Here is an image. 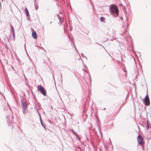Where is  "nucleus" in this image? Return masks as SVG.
<instances>
[{"label":"nucleus","instance_id":"1","mask_svg":"<svg viewBox=\"0 0 151 151\" xmlns=\"http://www.w3.org/2000/svg\"><path fill=\"white\" fill-rule=\"evenodd\" d=\"M110 13L112 14H114V16L115 17H117L118 16V9L117 7L114 5H113L112 6H110V10H109Z\"/></svg>","mask_w":151,"mask_h":151},{"label":"nucleus","instance_id":"2","mask_svg":"<svg viewBox=\"0 0 151 151\" xmlns=\"http://www.w3.org/2000/svg\"><path fill=\"white\" fill-rule=\"evenodd\" d=\"M21 105L23 109L22 111L24 114H25L27 110V104L25 101L21 99Z\"/></svg>","mask_w":151,"mask_h":151},{"label":"nucleus","instance_id":"3","mask_svg":"<svg viewBox=\"0 0 151 151\" xmlns=\"http://www.w3.org/2000/svg\"><path fill=\"white\" fill-rule=\"evenodd\" d=\"M137 140L138 143L140 145H143L144 143V140L142 137L141 135H139L138 136Z\"/></svg>","mask_w":151,"mask_h":151},{"label":"nucleus","instance_id":"4","mask_svg":"<svg viewBox=\"0 0 151 151\" xmlns=\"http://www.w3.org/2000/svg\"><path fill=\"white\" fill-rule=\"evenodd\" d=\"M6 118L7 119V122L8 123V124L9 125H10L11 126H12V128H13V126L12 125V124L11 123V121L13 119V117H11L10 118L9 116L8 115L6 116Z\"/></svg>","mask_w":151,"mask_h":151},{"label":"nucleus","instance_id":"5","mask_svg":"<svg viewBox=\"0 0 151 151\" xmlns=\"http://www.w3.org/2000/svg\"><path fill=\"white\" fill-rule=\"evenodd\" d=\"M143 102L144 103V104L146 106L149 105L150 104V100L149 98L145 99Z\"/></svg>","mask_w":151,"mask_h":151},{"label":"nucleus","instance_id":"6","mask_svg":"<svg viewBox=\"0 0 151 151\" xmlns=\"http://www.w3.org/2000/svg\"><path fill=\"white\" fill-rule=\"evenodd\" d=\"M33 30V32L32 33V36L34 39H36L37 38V35L36 32H35Z\"/></svg>","mask_w":151,"mask_h":151},{"label":"nucleus","instance_id":"7","mask_svg":"<svg viewBox=\"0 0 151 151\" xmlns=\"http://www.w3.org/2000/svg\"><path fill=\"white\" fill-rule=\"evenodd\" d=\"M25 11L27 16V19L28 20H29L30 19V16L28 11L26 8H25Z\"/></svg>","mask_w":151,"mask_h":151},{"label":"nucleus","instance_id":"8","mask_svg":"<svg viewBox=\"0 0 151 151\" xmlns=\"http://www.w3.org/2000/svg\"><path fill=\"white\" fill-rule=\"evenodd\" d=\"M40 91L42 94L44 96H45L46 95V91L44 88Z\"/></svg>","mask_w":151,"mask_h":151},{"label":"nucleus","instance_id":"9","mask_svg":"<svg viewBox=\"0 0 151 151\" xmlns=\"http://www.w3.org/2000/svg\"><path fill=\"white\" fill-rule=\"evenodd\" d=\"M44 88L41 85H39L37 86V90L39 91H41Z\"/></svg>","mask_w":151,"mask_h":151},{"label":"nucleus","instance_id":"10","mask_svg":"<svg viewBox=\"0 0 151 151\" xmlns=\"http://www.w3.org/2000/svg\"><path fill=\"white\" fill-rule=\"evenodd\" d=\"M10 26L11 31L12 32V33H14V31L13 27L12 26V25L10 23Z\"/></svg>","mask_w":151,"mask_h":151},{"label":"nucleus","instance_id":"11","mask_svg":"<svg viewBox=\"0 0 151 151\" xmlns=\"http://www.w3.org/2000/svg\"><path fill=\"white\" fill-rule=\"evenodd\" d=\"M34 5L35 9L37 10L38 9V6L36 3V1H34Z\"/></svg>","mask_w":151,"mask_h":151},{"label":"nucleus","instance_id":"12","mask_svg":"<svg viewBox=\"0 0 151 151\" xmlns=\"http://www.w3.org/2000/svg\"><path fill=\"white\" fill-rule=\"evenodd\" d=\"M70 130L77 137H78L79 136V135L77 134V133L75 132L73 129H71Z\"/></svg>","mask_w":151,"mask_h":151},{"label":"nucleus","instance_id":"13","mask_svg":"<svg viewBox=\"0 0 151 151\" xmlns=\"http://www.w3.org/2000/svg\"><path fill=\"white\" fill-rule=\"evenodd\" d=\"M105 18L104 17H101L100 18V21L103 22H105Z\"/></svg>","mask_w":151,"mask_h":151},{"label":"nucleus","instance_id":"14","mask_svg":"<svg viewBox=\"0 0 151 151\" xmlns=\"http://www.w3.org/2000/svg\"><path fill=\"white\" fill-rule=\"evenodd\" d=\"M149 121L148 120L147 121V126L146 127V128L147 130H148L149 128Z\"/></svg>","mask_w":151,"mask_h":151},{"label":"nucleus","instance_id":"15","mask_svg":"<svg viewBox=\"0 0 151 151\" xmlns=\"http://www.w3.org/2000/svg\"><path fill=\"white\" fill-rule=\"evenodd\" d=\"M37 112H38V113L39 116V118H40V122H42V120L41 115H40V113L38 111H37Z\"/></svg>","mask_w":151,"mask_h":151},{"label":"nucleus","instance_id":"16","mask_svg":"<svg viewBox=\"0 0 151 151\" xmlns=\"http://www.w3.org/2000/svg\"><path fill=\"white\" fill-rule=\"evenodd\" d=\"M73 44L75 50H76V52H78V50L77 49V48L76 47V45H75V44H74V43H73Z\"/></svg>","mask_w":151,"mask_h":151},{"label":"nucleus","instance_id":"17","mask_svg":"<svg viewBox=\"0 0 151 151\" xmlns=\"http://www.w3.org/2000/svg\"><path fill=\"white\" fill-rule=\"evenodd\" d=\"M12 34V36H13V40H15V33H13Z\"/></svg>","mask_w":151,"mask_h":151},{"label":"nucleus","instance_id":"18","mask_svg":"<svg viewBox=\"0 0 151 151\" xmlns=\"http://www.w3.org/2000/svg\"><path fill=\"white\" fill-rule=\"evenodd\" d=\"M58 19H59L60 21V24L61 25L62 24V22L60 21V16L59 15H58Z\"/></svg>","mask_w":151,"mask_h":151},{"label":"nucleus","instance_id":"19","mask_svg":"<svg viewBox=\"0 0 151 151\" xmlns=\"http://www.w3.org/2000/svg\"><path fill=\"white\" fill-rule=\"evenodd\" d=\"M149 98V97L148 96V91H147V95H146V96L145 97V99H147V98Z\"/></svg>","mask_w":151,"mask_h":151},{"label":"nucleus","instance_id":"20","mask_svg":"<svg viewBox=\"0 0 151 151\" xmlns=\"http://www.w3.org/2000/svg\"><path fill=\"white\" fill-rule=\"evenodd\" d=\"M81 55H82V57H85L86 58V59H87V58L86 57V56H85L83 54V53H81Z\"/></svg>","mask_w":151,"mask_h":151},{"label":"nucleus","instance_id":"21","mask_svg":"<svg viewBox=\"0 0 151 151\" xmlns=\"http://www.w3.org/2000/svg\"><path fill=\"white\" fill-rule=\"evenodd\" d=\"M41 124L43 127H44L45 125L44 124V123L42 121V122H40Z\"/></svg>","mask_w":151,"mask_h":151},{"label":"nucleus","instance_id":"22","mask_svg":"<svg viewBox=\"0 0 151 151\" xmlns=\"http://www.w3.org/2000/svg\"><path fill=\"white\" fill-rule=\"evenodd\" d=\"M125 21L126 22H127V23H128V19H127V17H126V20H125Z\"/></svg>","mask_w":151,"mask_h":151},{"label":"nucleus","instance_id":"23","mask_svg":"<svg viewBox=\"0 0 151 151\" xmlns=\"http://www.w3.org/2000/svg\"><path fill=\"white\" fill-rule=\"evenodd\" d=\"M89 0L90 1V4H91L92 5V4H93V2L91 1V0Z\"/></svg>","mask_w":151,"mask_h":151},{"label":"nucleus","instance_id":"24","mask_svg":"<svg viewBox=\"0 0 151 151\" xmlns=\"http://www.w3.org/2000/svg\"><path fill=\"white\" fill-rule=\"evenodd\" d=\"M89 0L90 1V4H91L92 5V4H93V2L91 1V0Z\"/></svg>","mask_w":151,"mask_h":151},{"label":"nucleus","instance_id":"25","mask_svg":"<svg viewBox=\"0 0 151 151\" xmlns=\"http://www.w3.org/2000/svg\"><path fill=\"white\" fill-rule=\"evenodd\" d=\"M78 138V139L79 140H80L81 139V137H80L79 136H79L78 137H77Z\"/></svg>","mask_w":151,"mask_h":151},{"label":"nucleus","instance_id":"26","mask_svg":"<svg viewBox=\"0 0 151 151\" xmlns=\"http://www.w3.org/2000/svg\"><path fill=\"white\" fill-rule=\"evenodd\" d=\"M91 5H92V7L93 9H94V6L93 4H92Z\"/></svg>","mask_w":151,"mask_h":151},{"label":"nucleus","instance_id":"27","mask_svg":"<svg viewBox=\"0 0 151 151\" xmlns=\"http://www.w3.org/2000/svg\"><path fill=\"white\" fill-rule=\"evenodd\" d=\"M48 121L50 122V123L51 124H52V122H51V120H48Z\"/></svg>","mask_w":151,"mask_h":151},{"label":"nucleus","instance_id":"28","mask_svg":"<svg viewBox=\"0 0 151 151\" xmlns=\"http://www.w3.org/2000/svg\"><path fill=\"white\" fill-rule=\"evenodd\" d=\"M0 94H1V95H3V94L1 92V91H0Z\"/></svg>","mask_w":151,"mask_h":151},{"label":"nucleus","instance_id":"29","mask_svg":"<svg viewBox=\"0 0 151 151\" xmlns=\"http://www.w3.org/2000/svg\"><path fill=\"white\" fill-rule=\"evenodd\" d=\"M100 134H101V136H102V134H101V131H100Z\"/></svg>","mask_w":151,"mask_h":151},{"label":"nucleus","instance_id":"30","mask_svg":"<svg viewBox=\"0 0 151 151\" xmlns=\"http://www.w3.org/2000/svg\"><path fill=\"white\" fill-rule=\"evenodd\" d=\"M61 79H62V74H61Z\"/></svg>","mask_w":151,"mask_h":151},{"label":"nucleus","instance_id":"31","mask_svg":"<svg viewBox=\"0 0 151 151\" xmlns=\"http://www.w3.org/2000/svg\"><path fill=\"white\" fill-rule=\"evenodd\" d=\"M43 127L45 129V130H46V128H45V126H44V127Z\"/></svg>","mask_w":151,"mask_h":151},{"label":"nucleus","instance_id":"32","mask_svg":"<svg viewBox=\"0 0 151 151\" xmlns=\"http://www.w3.org/2000/svg\"><path fill=\"white\" fill-rule=\"evenodd\" d=\"M113 39H114V37H113V39H111V41H112Z\"/></svg>","mask_w":151,"mask_h":151},{"label":"nucleus","instance_id":"33","mask_svg":"<svg viewBox=\"0 0 151 151\" xmlns=\"http://www.w3.org/2000/svg\"><path fill=\"white\" fill-rule=\"evenodd\" d=\"M120 18L122 20H123V18L122 17H120Z\"/></svg>","mask_w":151,"mask_h":151},{"label":"nucleus","instance_id":"34","mask_svg":"<svg viewBox=\"0 0 151 151\" xmlns=\"http://www.w3.org/2000/svg\"><path fill=\"white\" fill-rule=\"evenodd\" d=\"M12 69H13V70H14V68H13L12 66Z\"/></svg>","mask_w":151,"mask_h":151},{"label":"nucleus","instance_id":"35","mask_svg":"<svg viewBox=\"0 0 151 151\" xmlns=\"http://www.w3.org/2000/svg\"><path fill=\"white\" fill-rule=\"evenodd\" d=\"M122 108V106H121L120 108V109H119V110H120Z\"/></svg>","mask_w":151,"mask_h":151},{"label":"nucleus","instance_id":"36","mask_svg":"<svg viewBox=\"0 0 151 151\" xmlns=\"http://www.w3.org/2000/svg\"><path fill=\"white\" fill-rule=\"evenodd\" d=\"M142 149L143 150H144V148L143 147H142Z\"/></svg>","mask_w":151,"mask_h":151},{"label":"nucleus","instance_id":"37","mask_svg":"<svg viewBox=\"0 0 151 151\" xmlns=\"http://www.w3.org/2000/svg\"><path fill=\"white\" fill-rule=\"evenodd\" d=\"M52 23V22H51L50 23V24Z\"/></svg>","mask_w":151,"mask_h":151},{"label":"nucleus","instance_id":"38","mask_svg":"<svg viewBox=\"0 0 151 151\" xmlns=\"http://www.w3.org/2000/svg\"><path fill=\"white\" fill-rule=\"evenodd\" d=\"M29 59H30V60H31V58H30L29 57Z\"/></svg>","mask_w":151,"mask_h":151},{"label":"nucleus","instance_id":"39","mask_svg":"<svg viewBox=\"0 0 151 151\" xmlns=\"http://www.w3.org/2000/svg\"><path fill=\"white\" fill-rule=\"evenodd\" d=\"M27 56H28V57H29V55H28V54H27Z\"/></svg>","mask_w":151,"mask_h":151},{"label":"nucleus","instance_id":"40","mask_svg":"<svg viewBox=\"0 0 151 151\" xmlns=\"http://www.w3.org/2000/svg\"><path fill=\"white\" fill-rule=\"evenodd\" d=\"M121 58L122 60V56L121 57Z\"/></svg>","mask_w":151,"mask_h":151},{"label":"nucleus","instance_id":"41","mask_svg":"<svg viewBox=\"0 0 151 151\" xmlns=\"http://www.w3.org/2000/svg\"><path fill=\"white\" fill-rule=\"evenodd\" d=\"M120 5H122V4H121L120 5Z\"/></svg>","mask_w":151,"mask_h":151},{"label":"nucleus","instance_id":"42","mask_svg":"<svg viewBox=\"0 0 151 151\" xmlns=\"http://www.w3.org/2000/svg\"><path fill=\"white\" fill-rule=\"evenodd\" d=\"M24 47H25V44L24 45Z\"/></svg>","mask_w":151,"mask_h":151},{"label":"nucleus","instance_id":"43","mask_svg":"<svg viewBox=\"0 0 151 151\" xmlns=\"http://www.w3.org/2000/svg\"><path fill=\"white\" fill-rule=\"evenodd\" d=\"M105 66V65H104V66Z\"/></svg>","mask_w":151,"mask_h":151},{"label":"nucleus","instance_id":"44","mask_svg":"<svg viewBox=\"0 0 151 151\" xmlns=\"http://www.w3.org/2000/svg\"><path fill=\"white\" fill-rule=\"evenodd\" d=\"M42 49L43 48H42V47H40Z\"/></svg>","mask_w":151,"mask_h":151},{"label":"nucleus","instance_id":"45","mask_svg":"<svg viewBox=\"0 0 151 151\" xmlns=\"http://www.w3.org/2000/svg\"><path fill=\"white\" fill-rule=\"evenodd\" d=\"M34 1H35L36 0H34Z\"/></svg>","mask_w":151,"mask_h":151},{"label":"nucleus","instance_id":"46","mask_svg":"<svg viewBox=\"0 0 151 151\" xmlns=\"http://www.w3.org/2000/svg\"><path fill=\"white\" fill-rule=\"evenodd\" d=\"M2 1H3V0H1Z\"/></svg>","mask_w":151,"mask_h":151}]
</instances>
